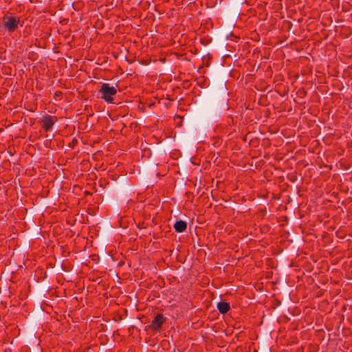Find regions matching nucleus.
I'll use <instances>...</instances> for the list:
<instances>
[{
  "mask_svg": "<svg viewBox=\"0 0 352 352\" xmlns=\"http://www.w3.org/2000/svg\"><path fill=\"white\" fill-rule=\"evenodd\" d=\"M99 93L101 94V98L108 103L113 102V96L117 93V89L113 86H110L108 83L102 84Z\"/></svg>",
  "mask_w": 352,
  "mask_h": 352,
  "instance_id": "f257e3e1",
  "label": "nucleus"
},
{
  "mask_svg": "<svg viewBox=\"0 0 352 352\" xmlns=\"http://www.w3.org/2000/svg\"><path fill=\"white\" fill-rule=\"evenodd\" d=\"M54 124L53 120L51 118H45L43 121V126L46 130H50Z\"/></svg>",
  "mask_w": 352,
  "mask_h": 352,
  "instance_id": "423d86ee",
  "label": "nucleus"
},
{
  "mask_svg": "<svg viewBox=\"0 0 352 352\" xmlns=\"http://www.w3.org/2000/svg\"><path fill=\"white\" fill-rule=\"evenodd\" d=\"M164 322V318L162 315L158 314L152 322V327L154 329H158Z\"/></svg>",
  "mask_w": 352,
  "mask_h": 352,
  "instance_id": "20e7f679",
  "label": "nucleus"
},
{
  "mask_svg": "<svg viewBox=\"0 0 352 352\" xmlns=\"http://www.w3.org/2000/svg\"><path fill=\"white\" fill-rule=\"evenodd\" d=\"M19 24V19L15 16H8L4 19V25L8 32H14Z\"/></svg>",
  "mask_w": 352,
  "mask_h": 352,
  "instance_id": "f03ea898",
  "label": "nucleus"
},
{
  "mask_svg": "<svg viewBox=\"0 0 352 352\" xmlns=\"http://www.w3.org/2000/svg\"><path fill=\"white\" fill-rule=\"evenodd\" d=\"M187 227L186 223L184 221H177L174 224V228L177 232H183Z\"/></svg>",
  "mask_w": 352,
  "mask_h": 352,
  "instance_id": "7ed1b4c3",
  "label": "nucleus"
},
{
  "mask_svg": "<svg viewBox=\"0 0 352 352\" xmlns=\"http://www.w3.org/2000/svg\"><path fill=\"white\" fill-rule=\"evenodd\" d=\"M217 308L220 313L226 314L230 309V305L225 302H220L217 304Z\"/></svg>",
  "mask_w": 352,
  "mask_h": 352,
  "instance_id": "39448f33",
  "label": "nucleus"
}]
</instances>
